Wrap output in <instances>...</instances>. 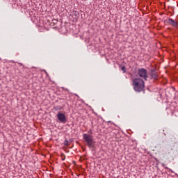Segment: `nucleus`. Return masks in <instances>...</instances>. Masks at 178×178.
Listing matches in <instances>:
<instances>
[{
  "instance_id": "nucleus-4",
  "label": "nucleus",
  "mask_w": 178,
  "mask_h": 178,
  "mask_svg": "<svg viewBox=\"0 0 178 178\" xmlns=\"http://www.w3.org/2000/svg\"><path fill=\"white\" fill-rule=\"evenodd\" d=\"M57 118L61 123H66V115L63 113H58Z\"/></svg>"
},
{
  "instance_id": "nucleus-9",
  "label": "nucleus",
  "mask_w": 178,
  "mask_h": 178,
  "mask_svg": "<svg viewBox=\"0 0 178 178\" xmlns=\"http://www.w3.org/2000/svg\"><path fill=\"white\" fill-rule=\"evenodd\" d=\"M162 166H163V168H165V164L163 163V164H162Z\"/></svg>"
},
{
  "instance_id": "nucleus-10",
  "label": "nucleus",
  "mask_w": 178,
  "mask_h": 178,
  "mask_svg": "<svg viewBox=\"0 0 178 178\" xmlns=\"http://www.w3.org/2000/svg\"><path fill=\"white\" fill-rule=\"evenodd\" d=\"M108 123H111V121H108Z\"/></svg>"
},
{
  "instance_id": "nucleus-3",
  "label": "nucleus",
  "mask_w": 178,
  "mask_h": 178,
  "mask_svg": "<svg viewBox=\"0 0 178 178\" xmlns=\"http://www.w3.org/2000/svg\"><path fill=\"white\" fill-rule=\"evenodd\" d=\"M138 74L139 77L143 79V80L147 81V79H148V72L144 68H139L138 70Z\"/></svg>"
},
{
  "instance_id": "nucleus-2",
  "label": "nucleus",
  "mask_w": 178,
  "mask_h": 178,
  "mask_svg": "<svg viewBox=\"0 0 178 178\" xmlns=\"http://www.w3.org/2000/svg\"><path fill=\"white\" fill-rule=\"evenodd\" d=\"M83 140H85L89 148H94V147L95 146V141H94V139L92 138V136L88 134H84Z\"/></svg>"
},
{
  "instance_id": "nucleus-6",
  "label": "nucleus",
  "mask_w": 178,
  "mask_h": 178,
  "mask_svg": "<svg viewBox=\"0 0 178 178\" xmlns=\"http://www.w3.org/2000/svg\"><path fill=\"white\" fill-rule=\"evenodd\" d=\"M168 23L169 24H171L172 26H174V27H177V22L172 19L171 18L168 19Z\"/></svg>"
},
{
  "instance_id": "nucleus-1",
  "label": "nucleus",
  "mask_w": 178,
  "mask_h": 178,
  "mask_svg": "<svg viewBox=\"0 0 178 178\" xmlns=\"http://www.w3.org/2000/svg\"><path fill=\"white\" fill-rule=\"evenodd\" d=\"M132 86L134 90H135L137 92H141V91H144V88H145L144 80L141 79V78H136L134 79Z\"/></svg>"
},
{
  "instance_id": "nucleus-5",
  "label": "nucleus",
  "mask_w": 178,
  "mask_h": 178,
  "mask_svg": "<svg viewBox=\"0 0 178 178\" xmlns=\"http://www.w3.org/2000/svg\"><path fill=\"white\" fill-rule=\"evenodd\" d=\"M150 76L152 79H158V74H156V71L155 70H152L150 71Z\"/></svg>"
},
{
  "instance_id": "nucleus-7",
  "label": "nucleus",
  "mask_w": 178,
  "mask_h": 178,
  "mask_svg": "<svg viewBox=\"0 0 178 178\" xmlns=\"http://www.w3.org/2000/svg\"><path fill=\"white\" fill-rule=\"evenodd\" d=\"M121 70L122 72H124V73H126V67L124 66L122 67Z\"/></svg>"
},
{
  "instance_id": "nucleus-8",
  "label": "nucleus",
  "mask_w": 178,
  "mask_h": 178,
  "mask_svg": "<svg viewBox=\"0 0 178 178\" xmlns=\"http://www.w3.org/2000/svg\"><path fill=\"white\" fill-rule=\"evenodd\" d=\"M56 109H62V108L60 106H59V107H57Z\"/></svg>"
}]
</instances>
